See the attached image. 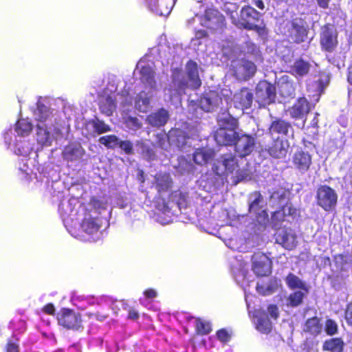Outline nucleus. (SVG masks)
Returning a JSON list of instances; mask_svg holds the SVG:
<instances>
[{
	"instance_id": "31",
	"label": "nucleus",
	"mask_w": 352,
	"mask_h": 352,
	"mask_svg": "<svg viewBox=\"0 0 352 352\" xmlns=\"http://www.w3.org/2000/svg\"><path fill=\"white\" fill-rule=\"evenodd\" d=\"M116 107V99L113 98L111 96H107L100 105L101 111L107 116H111Z\"/></svg>"
},
{
	"instance_id": "54",
	"label": "nucleus",
	"mask_w": 352,
	"mask_h": 352,
	"mask_svg": "<svg viewBox=\"0 0 352 352\" xmlns=\"http://www.w3.org/2000/svg\"><path fill=\"white\" fill-rule=\"evenodd\" d=\"M318 6L322 9H327L331 0H316Z\"/></svg>"
},
{
	"instance_id": "27",
	"label": "nucleus",
	"mask_w": 352,
	"mask_h": 352,
	"mask_svg": "<svg viewBox=\"0 0 352 352\" xmlns=\"http://www.w3.org/2000/svg\"><path fill=\"white\" fill-rule=\"evenodd\" d=\"M81 226L83 230L89 234L96 233L100 228L98 219L91 217H85L82 221Z\"/></svg>"
},
{
	"instance_id": "19",
	"label": "nucleus",
	"mask_w": 352,
	"mask_h": 352,
	"mask_svg": "<svg viewBox=\"0 0 352 352\" xmlns=\"http://www.w3.org/2000/svg\"><path fill=\"white\" fill-rule=\"evenodd\" d=\"M186 74L189 80V86L192 89H197L201 85L199 76L198 66L196 62L190 60L186 63Z\"/></svg>"
},
{
	"instance_id": "38",
	"label": "nucleus",
	"mask_w": 352,
	"mask_h": 352,
	"mask_svg": "<svg viewBox=\"0 0 352 352\" xmlns=\"http://www.w3.org/2000/svg\"><path fill=\"white\" fill-rule=\"evenodd\" d=\"M256 328L263 333H269L272 330V322L266 318H259L257 320Z\"/></svg>"
},
{
	"instance_id": "37",
	"label": "nucleus",
	"mask_w": 352,
	"mask_h": 352,
	"mask_svg": "<svg viewBox=\"0 0 352 352\" xmlns=\"http://www.w3.org/2000/svg\"><path fill=\"white\" fill-rule=\"evenodd\" d=\"M285 213L283 208L274 211L272 214L271 221L273 226L276 228H278L280 227L281 223L285 221Z\"/></svg>"
},
{
	"instance_id": "13",
	"label": "nucleus",
	"mask_w": 352,
	"mask_h": 352,
	"mask_svg": "<svg viewBox=\"0 0 352 352\" xmlns=\"http://www.w3.org/2000/svg\"><path fill=\"white\" fill-rule=\"evenodd\" d=\"M310 111V102L305 97L298 98L288 110L291 118L295 120L306 119Z\"/></svg>"
},
{
	"instance_id": "25",
	"label": "nucleus",
	"mask_w": 352,
	"mask_h": 352,
	"mask_svg": "<svg viewBox=\"0 0 352 352\" xmlns=\"http://www.w3.org/2000/svg\"><path fill=\"white\" fill-rule=\"evenodd\" d=\"M155 188L158 192L167 191L172 186V179L169 173H160L155 177Z\"/></svg>"
},
{
	"instance_id": "21",
	"label": "nucleus",
	"mask_w": 352,
	"mask_h": 352,
	"mask_svg": "<svg viewBox=\"0 0 352 352\" xmlns=\"http://www.w3.org/2000/svg\"><path fill=\"white\" fill-rule=\"evenodd\" d=\"M85 154L83 148L80 144H69L65 147L63 156L65 160L73 162L81 158Z\"/></svg>"
},
{
	"instance_id": "28",
	"label": "nucleus",
	"mask_w": 352,
	"mask_h": 352,
	"mask_svg": "<svg viewBox=\"0 0 352 352\" xmlns=\"http://www.w3.org/2000/svg\"><path fill=\"white\" fill-rule=\"evenodd\" d=\"M140 72V78L143 83L147 84L151 87L155 85V72L150 66L146 65L142 67Z\"/></svg>"
},
{
	"instance_id": "15",
	"label": "nucleus",
	"mask_w": 352,
	"mask_h": 352,
	"mask_svg": "<svg viewBox=\"0 0 352 352\" xmlns=\"http://www.w3.org/2000/svg\"><path fill=\"white\" fill-rule=\"evenodd\" d=\"M219 127L214 133V138L216 142L218 144V135L219 131H237L239 129V122L237 118L233 117L230 113H222L218 119Z\"/></svg>"
},
{
	"instance_id": "14",
	"label": "nucleus",
	"mask_w": 352,
	"mask_h": 352,
	"mask_svg": "<svg viewBox=\"0 0 352 352\" xmlns=\"http://www.w3.org/2000/svg\"><path fill=\"white\" fill-rule=\"evenodd\" d=\"M253 94L248 87H242L233 96V103L236 109L245 110L252 107Z\"/></svg>"
},
{
	"instance_id": "46",
	"label": "nucleus",
	"mask_w": 352,
	"mask_h": 352,
	"mask_svg": "<svg viewBox=\"0 0 352 352\" xmlns=\"http://www.w3.org/2000/svg\"><path fill=\"white\" fill-rule=\"evenodd\" d=\"M344 319L347 324L352 327V300L346 305L344 311Z\"/></svg>"
},
{
	"instance_id": "47",
	"label": "nucleus",
	"mask_w": 352,
	"mask_h": 352,
	"mask_svg": "<svg viewBox=\"0 0 352 352\" xmlns=\"http://www.w3.org/2000/svg\"><path fill=\"white\" fill-rule=\"evenodd\" d=\"M217 338L221 342H226L229 341L230 336L228 333L227 330H226L225 329H221L217 331Z\"/></svg>"
},
{
	"instance_id": "29",
	"label": "nucleus",
	"mask_w": 352,
	"mask_h": 352,
	"mask_svg": "<svg viewBox=\"0 0 352 352\" xmlns=\"http://www.w3.org/2000/svg\"><path fill=\"white\" fill-rule=\"evenodd\" d=\"M14 130L18 135L26 136L32 131V124L26 119H19L15 124Z\"/></svg>"
},
{
	"instance_id": "17",
	"label": "nucleus",
	"mask_w": 352,
	"mask_h": 352,
	"mask_svg": "<svg viewBox=\"0 0 352 352\" xmlns=\"http://www.w3.org/2000/svg\"><path fill=\"white\" fill-rule=\"evenodd\" d=\"M329 82V75L325 72H320L317 80L307 84V91L312 93V96L319 98L324 92V90Z\"/></svg>"
},
{
	"instance_id": "3",
	"label": "nucleus",
	"mask_w": 352,
	"mask_h": 352,
	"mask_svg": "<svg viewBox=\"0 0 352 352\" xmlns=\"http://www.w3.org/2000/svg\"><path fill=\"white\" fill-rule=\"evenodd\" d=\"M237 157L235 153L231 152L221 155L217 163L214 164L212 167V172L218 176L238 173L239 164Z\"/></svg>"
},
{
	"instance_id": "4",
	"label": "nucleus",
	"mask_w": 352,
	"mask_h": 352,
	"mask_svg": "<svg viewBox=\"0 0 352 352\" xmlns=\"http://www.w3.org/2000/svg\"><path fill=\"white\" fill-rule=\"evenodd\" d=\"M308 32L307 23L302 19L297 17L289 21L286 35L289 42L299 44L306 41Z\"/></svg>"
},
{
	"instance_id": "52",
	"label": "nucleus",
	"mask_w": 352,
	"mask_h": 352,
	"mask_svg": "<svg viewBox=\"0 0 352 352\" xmlns=\"http://www.w3.org/2000/svg\"><path fill=\"white\" fill-rule=\"evenodd\" d=\"M333 259L336 263L344 265L347 263L346 256L343 254H338L333 256Z\"/></svg>"
},
{
	"instance_id": "41",
	"label": "nucleus",
	"mask_w": 352,
	"mask_h": 352,
	"mask_svg": "<svg viewBox=\"0 0 352 352\" xmlns=\"http://www.w3.org/2000/svg\"><path fill=\"white\" fill-rule=\"evenodd\" d=\"M325 333L330 336H334L338 332V325L337 322L332 319H327L324 323Z\"/></svg>"
},
{
	"instance_id": "8",
	"label": "nucleus",
	"mask_w": 352,
	"mask_h": 352,
	"mask_svg": "<svg viewBox=\"0 0 352 352\" xmlns=\"http://www.w3.org/2000/svg\"><path fill=\"white\" fill-rule=\"evenodd\" d=\"M58 324L67 329L77 330L82 327L81 316L72 309L63 308L57 314Z\"/></svg>"
},
{
	"instance_id": "34",
	"label": "nucleus",
	"mask_w": 352,
	"mask_h": 352,
	"mask_svg": "<svg viewBox=\"0 0 352 352\" xmlns=\"http://www.w3.org/2000/svg\"><path fill=\"white\" fill-rule=\"evenodd\" d=\"M277 289V285L276 282H271L267 285L263 284L257 283L256 286V290L257 293L261 296H269L272 294Z\"/></svg>"
},
{
	"instance_id": "44",
	"label": "nucleus",
	"mask_w": 352,
	"mask_h": 352,
	"mask_svg": "<svg viewBox=\"0 0 352 352\" xmlns=\"http://www.w3.org/2000/svg\"><path fill=\"white\" fill-rule=\"evenodd\" d=\"M89 204L96 210H104L107 201L96 197H91L89 200Z\"/></svg>"
},
{
	"instance_id": "45",
	"label": "nucleus",
	"mask_w": 352,
	"mask_h": 352,
	"mask_svg": "<svg viewBox=\"0 0 352 352\" xmlns=\"http://www.w3.org/2000/svg\"><path fill=\"white\" fill-rule=\"evenodd\" d=\"M142 148L141 153L143 156L146 157L148 160H151L155 155L154 151L152 148L148 146L145 143L141 142L138 143Z\"/></svg>"
},
{
	"instance_id": "7",
	"label": "nucleus",
	"mask_w": 352,
	"mask_h": 352,
	"mask_svg": "<svg viewBox=\"0 0 352 352\" xmlns=\"http://www.w3.org/2000/svg\"><path fill=\"white\" fill-rule=\"evenodd\" d=\"M338 33L330 23L325 24L320 34V45L322 51L333 52L338 45Z\"/></svg>"
},
{
	"instance_id": "23",
	"label": "nucleus",
	"mask_w": 352,
	"mask_h": 352,
	"mask_svg": "<svg viewBox=\"0 0 352 352\" xmlns=\"http://www.w3.org/2000/svg\"><path fill=\"white\" fill-rule=\"evenodd\" d=\"M322 325L317 316L308 318L304 324L303 331L312 336H317L322 332Z\"/></svg>"
},
{
	"instance_id": "58",
	"label": "nucleus",
	"mask_w": 352,
	"mask_h": 352,
	"mask_svg": "<svg viewBox=\"0 0 352 352\" xmlns=\"http://www.w3.org/2000/svg\"><path fill=\"white\" fill-rule=\"evenodd\" d=\"M178 87L181 89H185L188 87V83L186 81H182L179 83Z\"/></svg>"
},
{
	"instance_id": "33",
	"label": "nucleus",
	"mask_w": 352,
	"mask_h": 352,
	"mask_svg": "<svg viewBox=\"0 0 352 352\" xmlns=\"http://www.w3.org/2000/svg\"><path fill=\"white\" fill-rule=\"evenodd\" d=\"M285 282L289 288L294 289H304L305 284L302 280L295 274L289 273L285 278Z\"/></svg>"
},
{
	"instance_id": "20",
	"label": "nucleus",
	"mask_w": 352,
	"mask_h": 352,
	"mask_svg": "<svg viewBox=\"0 0 352 352\" xmlns=\"http://www.w3.org/2000/svg\"><path fill=\"white\" fill-rule=\"evenodd\" d=\"M168 119V111L164 108H161L150 113L146 118V121L152 126L160 127L164 126Z\"/></svg>"
},
{
	"instance_id": "53",
	"label": "nucleus",
	"mask_w": 352,
	"mask_h": 352,
	"mask_svg": "<svg viewBox=\"0 0 352 352\" xmlns=\"http://www.w3.org/2000/svg\"><path fill=\"white\" fill-rule=\"evenodd\" d=\"M144 295L148 299H153L157 296V294L155 289L148 288L144 292Z\"/></svg>"
},
{
	"instance_id": "12",
	"label": "nucleus",
	"mask_w": 352,
	"mask_h": 352,
	"mask_svg": "<svg viewBox=\"0 0 352 352\" xmlns=\"http://www.w3.org/2000/svg\"><path fill=\"white\" fill-rule=\"evenodd\" d=\"M292 163L294 169L300 173H305L312 164V157L308 151L297 150L292 155Z\"/></svg>"
},
{
	"instance_id": "2",
	"label": "nucleus",
	"mask_w": 352,
	"mask_h": 352,
	"mask_svg": "<svg viewBox=\"0 0 352 352\" xmlns=\"http://www.w3.org/2000/svg\"><path fill=\"white\" fill-rule=\"evenodd\" d=\"M261 13L250 6H243L240 11V17L236 19L231 16L232 23L241 29L254 30L260 36L267 34V30L265 24L256 25L260 20Z\"/></svg>"
},
{
	"instance_id": "1",
	"label": "nucleus",
	"mask_w": 352,
	"mask_h": 352,
	"mask_svg": "<svg viewBox=\"0 0 352 352\" xmlns=\"http://www.w3.org/2000/svg\"><path fill=\"white\" fill-rule=\"evenodd\" d=\"M218 144L232 146L240 158L250 155L255 148L256 138L251 134L240 131L221 130L218 135Z\"/></svg>"
},
{
	"instance_id": "49",
	"label": "nucleus",
	"mask_w": 352,
	"mask_h": 352,
	"mask_svg": "<svg viewBox=\"0 0 352 352\" xmlns=\"http://www.w3.org/2000/svg\"><path fill=\"white\" fill-rule=\"evenodd\" d=\"M267 311L270 316L275 320L277 319L279 316L278 309L276 305L271 304L268 305Z\"/></svg>"
},
{
	"instance_id": "35",
	"label": "nucleus",
	"mask_w": 352,
	"mask_h": 352,
	"mask_svg": "<svg viewBox=\"0 0 352 352\" xmlns=\"http://www.w3.org/2000/svg\"><path fill=\"white\" fill-rule=\"evenodd\" d=\"M37 132H36V140L38 144L42 146H45L50 144V132L45 128L41 127L39 125L36 126Z\"/></svg>"
},
{
	"instance_id": "42",
	"label": "nucleus",
	"mask_w": 352,
	"mask_h": 352,
	"mask_svg": "<svg viewBox=\"0 0 352 352\" xmlns=\"http://www.w3.org/2000/svg\"><path fill=\"white\" fill-rule=\"evenodd\" d=\"M118 148H120L126 155H133L134 153L133 144L129 140H119Z\"/></svg>"
},
{
	"instance_id": "39",
	"label": "nucleus",
	"mask_w": 352,
	"mask_h": 352,
	"mask_svg": "<svg viewBox=\"0 0 352 352\" xmlns=\"http://www.w3.org/2000/svg\"><path fill=\"white\" fill-rule=\"evenodd\" d=\"M91 124L94 131L98 134H102L111 131V127L108 124L98 118L93 120Z\"/></svg>"
},
{
	"instance_id": "30",
	"label": "nucleus",
	"mask_w": 352,
	"mask_h": 352,
	"mask_svg": "<svg viewBox=\"0 0 352 352\" xmlns=\"http://www.w3.org/2000/svg\"><path fill=\"white\" fill-rule=\"evenodd\" d=\"M212 331L211 323L201 318L195 319V332L198 335H208Z\"/></svg>"
},
{
	"instance_id": "24",
	"label": "nucleus",
	"mask_w": 352,
	"mask_h": 352,
	"mask_svg": "<svg viewBox=\"0 0 352 352\" xmlns=\"http://www.w3.org/2000/svg\"><path fill=\"white\" fill-rule=\"evenodd\" d=\"M344 345L342 338H332L323 342L322 350L329 352H343Z\"/></svg>"
},
{
	"instance_id": "9",
	"label": "nucleus",
	"mask_w": 352,
	"mask_h": 352,
	"mask_svg": "<svg viewBox=\"0 0 352 352\" xmlns=\"http://www.w3.org/2000/svg\"><path fill=\"white\" fill-rule=\"evenodd\" d=\"M276 89L274 85L266 81H261L256 87V98L258 103L270 104L275 102Z\"/></svg>"
},
{
	"instance_id": "22",
	"label": "nucleus",
	"mask_w": 352,
	"mask_h": 352,
	"mask_svg": "<svg viewBox=\"0 0 352 352\" xmlns=\"http://www.w3.org/2000/svg\"><path fill=\"white\" fill-rule=\"evenodd\" d=\"M310 68L311 64L308 61L299 58L291 66L290 73L296 77H303L309 74Z\"/></svg>"
},
{
	"instance_id": "48",
	"label": "nucleus",
	"mask_w": 352,
	"mask_h": 352,
	"mask_svg": "<svg viewBox=\"0 0 352 352\" xmlns=\"http://www.w3.org/2000/svg\"><path fill=\"white\" fill-rule=\"evenodd\" d=\"M124 309L127 310L128 315H127V319L131 320H137L139 317L140 314L138 310L133 307H124Z\"/></svg>"
},
{
	"instance_id": "11",
	"label": "nucleus",
	"mask_w": 352,
	"mask_h": 352,
	"mask_svg": "<svg viewBox=\"0 0 352 352\" xmlns=\"http://www.w3.org/2000/svg\"><path fill=\"white\" fill-rule=\"evenodd\" d=\"M248 206V212L256 214V221L259 224L265 223L268 221V214L266 210L261 209V204L263 201V197L259 191H254L250 194Z\"/></svg>"
},
{
	"instance_id": "36",
	"label": "nucleus",
	"mask_w": 352,
	"mask_h": 352,
	"mask_svg": "<svg viewBox=\"0 0 352 352\" xmlns=\"http://www.w3.org/2000/svg\"><path fill=\"white\" fill-rule=\"evenodd\" d=\"M210 158V154L204 148H197L193 153V161L199 165L206 164Z\"/></svg>"
},
{
	"instance_id": "55",
	"label": "nucleus",
	"mask_w": 352,
	"mask_h": 352,
	"mask_svg": "<svg viewBox=\"0 0 352 352\" xmlns=\"http://www.w3.org/2000/svg\"><path fill=\"white\" fill-rule=\"evenodd\" d=\"M195 36L197 38L201 39L206 37H208V34L206 30H199L196 32Z\"/></svg>"
},
{
	"instance_id": "43",
	"label": "nucleus",
	"mask_w": 352,
	"mask_h": 352,
	"mask_svg": "<svg viewBox=\"0 0 352 352\" xmlns=\"http://www.w3.org/2000/svg\"><path fill=\"white\" fill-rule=\"evenodd\" d=\"M303 294L300 292H294L289 296V304L292 307H297L302 302Z\"/></svg>"
},
{
	"instance_id": "6",
	"label": "nucleus",
	"mask_w": 352,
	"mask_h": 352,
	"mask_svg": "<svg viewBox=\"0 0 352 352\" xmlns=\"http://www.w3.org/2000/svg\"><path fill=\"white\" fill-rule=\"evenodd\" d=\"M252 270L257 277L268 276L272 272V261L263 252H255L251 258Z\"/></svg>"
},
{
	"instance_id": "60",
	"label": "nucleus",
	"mask_w": 352,
	"mask_h": 352,
	"mask_svg": "<svg viewBox=\"0 0 352 352\" xmlns=\"http://www.w3.org/2000/svg\"><path fill=\"white\" fill-rule=\"evenodd\" d=\"M250 64L252 65V66L253 67H254V65L253 63H250Z\"/></svg>"
},
{
	"instance_id": "50",
	"label": "nucleus",
	"mask_w": 352,
	"mask_h": 352,
	"mask_svg": "<svg viewBox=\"0 0 352 352\" xmlns=\"http://www.w3.org/2000/svg\"><path fill=\"white\" fill-rule=\"evenodd\" d=\"M6 352H19V346L16 342L8 341L6 345Z\"/></svg>"
},
{
	"instance_id": "18",
	"label": "nucleus",
	"mask_w": 352,
	"mask_h": 352,
	"mask_svg": "<svg viewBox=\"0 0 352 352\" xmlns=\"http://www.w3.org/2000/svg\"><path fill=\"white\" fill-rule=\"evenodd\" d=\"M289 130H292V124L282 118L274 120L268 128L269 134L272 137H274L275 134L287 136Z\"/></svg>"
},
{
	"instance_id": "32",
	"label": "nucleus",
	"mask_w": 352,
	"mask_h": 352,
	"mask_svg": "<svg viewBox=\"0 0 352 352\" xmlns=\"http://www.w3.org/2000/svg\"><path fill=\"white\" fill-rule=\"evenodd\" d=\"M120 139L116 135H108L102 136L98 141L109 149H115L118 148Z\"/></svg>"
},
{
	"instance_id": "61",
	"label": "nucleus",
	"mask_w": 352,
	"mask_h": 352,
	"mask_svg": "<svg viewBox=\"0 0 352 352\" xmlns=\"http://www.w3.org/2000/svg\"><path fill=\"white\" fill-rule=\"evenodd\" d=\"M288 86H289V85H288V84H285V87H288Z\"/></svg>"
},
{
	"instance_id": "40",
	"label": "nucleus",
	"mask_w": 352,
	"mask_h": 352,
	"mask_svg": "<svg viewBox=\"0 0 352 352\" xmlns=\"http://www.w3.org/2000/svg\"><path fill=\"white\" fill-rule=\"evenodd\" d=\"M35 114L38 121L45 122L49 117L50 109L43 104H38Z\"/></svg>"
},
{
	"instance_id": "16",
	"label": "nucleus",
	"mask_w": 352,
	"mask_h": 352,
	"mask_svg": "<svg viewBox=\"0 0 352 352\" xmlns=\"http://www.w3.org/2000/svg\"><path fill=\"white\" fill-rule=\"evenodd\" d=\"M205 18L208 22V27L212 30H223L226 27L225 16L216 9L206 11Z\"/></svg>"
},
{
	"instance_id": "10",
	"label": "nucleus",
	"mask_w": 352,
	"mask_h": 352,
	"mask_svg": "<svg viewBox=\"0 0 352 352\" xmlns=\"http://www.w3.org/2000/svg\"><path fill=\"white\" fill-rule=\"evenodd\" d=\"M290 144L287 139L280 136L272 137V142L265 148L270 157L274 159H284L286 157Z\"/></svg>"
},
{
	"instance_id": "5",
	"label": "nucleus",
	"mask_w": 352,
	"mask_h": 352,
	"mask_svg": "<svg viewBox=\"0 0 352 352\" xmlns=\"http://www.w3.org/2000/svg\"><path fill=\"white\" fill-rule=\"evenodd\" d=\"M316 199L318 206L326 212L335 210L338 203L337 193L328 185H322L318 188Z\"/></svg>"
},
{
	"instance_id": "57",
	"label": "nucleus",
	"mask_w": 352,
	"mask_h": 352,
	"mask_svg": "<svg viewBox=\"0 0 352 352\" xmlns=\"http://www.w3.org/2000/svg\"><path fill=\"white\" fill-rule=\"evenodd\" d=\"M287 238H288L287 234H285L284 235H283V236L281 238V243H282L283 246L285 247V248H289V245L287 243Z\"/></svg>"
},
{
	"instance_id": "56",
	"label": "nucleus",
	"mask_w": 352,
	"mask_h": 352,
	"mask_svg": "<svg viewBox=\"0 0 352 352\" xmlns=\"http://www.w3.org/2000/svg\"><path fill=\"white\" fill-rule=\"evenodd\" d=\"M253 4L258 9L263 10L265 9V4L263 0H253Z\"/></svg>"
},
{
	"instance_id": "51",
	"label": "nucleus",
	"mask_w": 352,
	"mask_h": 352,
	"mask_svg": "<svg viewBox=\"0 0 352 352\" xmlns=\"http://www.w3.org/2000/svg\"><path fill=\"white\" fill-rule=\"evenodd\" d=\"M42 311L47 315L54 316L55 314V307L52 303L45 305L42 308Z\"/></svg>"
},
{
	"instance_id": "26",
	"label": "nucleus",
	"mask_w": 352,
	"mask_h": 352,
	"mask_svg": "<svg viewBox=\"0 0 352 352\" xmlns=\"http://www.w3.org/2000/svg\"><path fill=\"white\" fill-rule=\"evenodd\" d=\"M170 199L177 206L179 210L186 209L189 204L188 193L179 190L173 191L170 195Z\"/></svg>"
},
{
	"instance_id": "59",
	"label": "nucleus",
	"mask_w": 352,
	"mask_h": 352,
	"mask_svg": "<svg viewBox=\"0 0 352 352\" xmlns=\"http://www.w3.org/2000/svg\"><path fill=\"white\" fill-rule=\"evenodd\" d=\"M145 1L147 3L148 6L151 8L152 6H156L157 0H145Z\"/></svg>"
}]
</instances>
